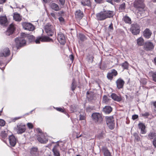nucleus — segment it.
I'll return each mask as SVG.
<instances>
[{
  "instance_id": "obj_1",
  "label": "nucleus",
  "mask_w": 156,
  "mask_h": 156,
  "mask_svg": "<svg viewBox=\"0 0 156 156\" xmlns=\"http://www.w3.org/2000/svg\"><path fill=\"white\" fill-rule=\"evenodd\" d=\"M133 7L137 10V13L142 16H145L146 9L142 0H136L133 2Z\"/></svg>"
},
{
  "instance_id": "obj_2",
  "label": "nucleus",
  "mask_w": 156,
  "mask_h": 156,
  "mask_svg": "<svg viewBox=\"0 0 156 156\" xmlns=\"http://www.w3.org/2000/svg\"><path fill=\"white\" fill-rule=\"evenodd\" d=\"M114 15L113 11L110 10H105L101 11L96 14L97 20L99 21H102L107 18H111Z\"/></svg>"
},
{
  "instance_id": "obj_3",
  "label": "nucleus",
  "mask_w": 156,
  "mask_h": 156,
  "mask_svg": "<svg viewBox=\"0 0 156 156\" xmlns=\"http://www.w3.org/2000/svg\"><path fill=\"white\" fill-rule=\"evenodd\" d=\"M93 121L97 125L101 124L103 121V117L101 114L98 112H94L91 116Z\"/></svg>"
},
{
  "instance_id": "obj_4",
  "label": "nucleus",
  "mask_w": 156,
  "mask_h": 156,
  "mask_svg": "<svg viewBox=\"0 0 156 156\" xmlns=\"http://www.w3.org/2000/svg\"><path fill=\"white\" fill-rule=\"evenodd\" d=\"M16 46L17 49L25 46L26 44V41L24 37L21 36L16 37L15 39Z\"/></svg>"
},
{
  "instance_id": "obj_5",
  "label": "nucleus",
  "mask_w": 156,
  "mask_h": 156,
  "mask_svg": "<svg viewBox=\"0 0 156 156\" xmlns=\"http://www.w3.org/2000/svg\"><path fill=\"white\" fill-rule=\"evenodd\" d=\"M44 29L47 35L50 36H52L55 31L54 26L50 23H47L44 26Z\"/></svg>"
},
{
  "instance_id": "obj_6",
  "label": "nucleus",
  "mask_w": 156,
  "mask_h": 156,
  "mask_svg": "<svg viewBox=\"0 0 156 156\" xmlns=\"http://www.w3.org/2000/svg\"><path fill=\"white\" fill-rule=\"evenodd\" d=\"M106 124L109 129H113L115 127V123L113 116H106Z\"/></svg>"
},
{
  "instance_id": "obj_7",
  "label": "nucleus",
  "mask_w": 156,
  "mask_h": 156,
  "mask_svg": "<svg viewBox=\"0 0 156 156\" xmlns=\"http://www.w3.org/2000/svg\"><path fill=\"white\" fill-rule=\"evenodd\" d=\"M37 140L42 144H46L48 140V138L46 133L38 134L37 136Z\"/></svg>"
},
{
  "instance_id": "obj_8",
  "label": "nucleus",
  "mask_w": 156,
  "mask_h": 156,
  "mask_svg": "<svg viewBox=\"0 0 156 156\" xmlns=\"http://www.w3.org/2000/svg\"><path fill=\"white\" fill-rule=\"evenodd\" d=\"M10 131L7 129H5V130L1 131L0 133V138L5 143H6V141L5 139L7 138L9 135H11Z\"/></svg>"
},
{
  "instance_id": "obj_9",
  "label": "nucleus",
  "mask_w": 156,
  "mask_h": 156,
  "mask_svg": "<svg viewBox=\"0 0 156 156\" xmlns=\"http://www.w3.org/2000/svg\"><path fill=\"white\" fill-rule=\"evenodd\" d=\"M130 31L133 35H136L138 34L140 31L139 25L137 23L132 24L130 28Z\"/></svg>"
},
{
  "instance_id": "obj_10",
  "label": "nucleus",
  "mask_w": 156,
  "mask_h": 156,
  "mask_svg": "<svg viewBox=\"0 0 156 156\" xmlns=\"http://www.w3.org/2000/svg\"><path fill=\"white\" fill-rule=\"evenodd\" d=\"M8 139L9 141V145L10 147H14L16 144L17 141V138L13 134L9 135Z\"/></svg>"
},
{
  "instance_id": "obj_11",
  "label": "nucleus",
  "mask_w": 156,
  "mask_h": 156,
  "mask_svg": "<svg viewBox=\"0 0 156 156\" xmlns=\"http://www.w3.org/2000/svg\"><path fill=\"white\" fill-rule=\"evenodd\" d=\"M26 129V126L22 123L17 125V132L18 134H21L25 132Z\"/></svg>"
},
{
  "instance_id": "obj_12",
  "label": "nucleus",
  "mask_w": 156,
  "mask_h": 156,
  "mask_svg": "<svg viewBox=\"0 0 156 156\" xmlns=\"http://www.w3.org/2000/svg\"><path fill=\"white\" fill-rule=\"evenodd\" d=\"M22 25L24 29L29 31H33L35 29L34 26L31 23L24 22L22 23Z\"/></svg>"
},
{
  "instance_id": "obj_13",
  "label": "nucleus",
  "mask_w": 156,
  "mask_h": 156,
  "mask_svg": "<svg viewBox=\"0 0 156 156\" xmlns=\"http://www.w3.org/2000/svg\"><path fill=\"white\" fill-rule=\"evenodd\" d=\"M154 47V46L153 43L150 41H147L144 43V48L146 51H151L153 49Z\"/></svg>"
},
{
  "instance_id": "obj_14",
  "label": "nucleus",
  "mask_w": 156,
  "mask_h": 156,
  "mask_svg": "<svg viewBox=\"0 0 156 156\" xmlns=\"http://www.w3.org/2000/svg\"><path fill=\"white\" fill-rule=\"evenodd\" d=\"M15 27L14 24L12 23L8 27L5 34L9 36L12 34L15 30Z\"/></svg>"
},
{
  "instance_id": "obj_15",
  "label": "nucleus",
  "mask_w": 156,
  "mask_h": 156,
  "mask_svg": "<svg viewBox=\"0 0 156 156\" xmlns=\"http://www.w3.org/2000/svg\"><path fill=\"white\" fill-rule=\"evenodd\" d=\"M57 39L59 43L61 44H65L66 41L64 35L61 32H60L58 34Z\"/></svg>"
},
{
  "instance_id": "obj_16",
  "label": "nucleus",
  "mask_w": 156,
  "mask_h": 156,
  "mask_svg": "<svg viewBox=\"0 0 156 156\" xmlns=\"http://www.w3.org/2000/svg\"><path fill=\"white\" fill-rule=\"evenodd\" d=\"M39 153L38 148L37 147H33L30 149V156H39Z\"/></svg>"
},
{
  "instance_id": "obj_17",
  "label": "nucleus",
  "mask_w": 156,
  "mask_h": 156,
  "mask_svg": "<svg viewBox=\"0 0 156 156\" xmlns=\"http://www.w3.org/2000/svg\"><path fill=\"white\" fill-rule=\"evenodd\" d=\"M21 36L24 37L25 40L26 39H28L30 42L34 41L35 37L32 35L26 34L25 33H22L21 34Z\"/></svg>"
},
{
  "instance_id": "obj_18",
  "label": "nucleus",
  "mask_w": 156,
  "mask_h": 156,
  "mask_svg": "<svg viewBox=\"0 0 156 156\" xmlns=\"http://www.w3.org/2000/svg\"><path fill=\"white\" fill-rule=\"evenodd\" d=\"M10 51L8 48H4L2 52H0V57H7L10 55Z\"/></svg>"
},
{
  "instance_id": "obj_19",
  "label": "nucleus",
  "mask_w": 156,
  "mask_h": 156,
  "mask_svg": "<svg viewBox=\"0 0 156 156\" xmlns=\"http://www.w3.org/2000/svg\"><path fill=\"white\" fill-rule=\"evenodd\" d=\"M125 83L124 81L121 78H119L116 81L117 87L119 89L122 88Z\"/></svg>"
},
{
  "instance_id": "obj_20",
  "label": "nucleus",
  "mask_w": 156,
  "mask_h": 156,
  "mask_svg": "<svg viewBox=\"0 0 156 156\" xmlns=\"http://www.w3.org/2000/svg\"><path fill=\"white\" fill-rule=\"evenodd\" d=\"M101 150L104 156H112L111 153L106 146L102 147Z\"/></svg>"
},
{
  "instance_id": "obj_21",
  "label": "nucleus",
  "mask_w": 156,
  "mask_h": 156,
  "mask_svg": "<svg viewBox=\"0 0 156 156\" xmlns=\"http://www.w3.org/2000/svg\"><path fill=\"white\" fill-rule=\"evenodd\" d=\"M111 97L112 99L115 101L120 102L121 101L122 98L121 95H118L115 93H112L111 95Z\"/></svg>"
},
{
  "instance_id": "obj_22",
  "label": "nucleus",
  "mask_w": 156,
  "mask_h": 156,
  "mask_svg": "<svg viewBox=\"0 0 156 156\" xmlns=\"http://www.w3.org/2000/svg\"><path fill=\"white\" fill-rule=\"evenodd\" d=\"M152 34L151 31L148 28H146L143 33L144 36L147 39H149L151 37Z\"/></svg>"
},
{
  "instance_id": "obj_23",
  "label": "nucleus",
  "mask_w": 156,
  "mask_h": 156,
  "mask_svg": "<svg viewBox=\"0 0 156 156\" xmlns=\"http://www.w3.org/2000/svg\"><path fill=\"white\" fill-rule=\"evenodd\" d=\"M138 126L139 129H140V133L141 134H145L146 133L147 131L145 129L146 127L143 123H139L138 124Z\"/></svg>"
},
{
  "instance_id": "obj_24",
  "label": "nucleus",
  "mask_w": 156,
  "mask_h": 156,
  "mask_svg": "<svg viewBox=\"0 0 156 156\" xmlns=\"http://www.w3.org/2000/svg\"><path fill=\"white\" fill-rule=\"evenodd\" d=\"M59 146V144H57L53 148L52 151L54 156H60L59 152L58 149Z\"/></svg>"
},
{
  "instance_id": "obj_25",
  "label": "nucleus",
  "mask_w": 156,
  "mask_h": 156,
  "mask_svg": "<svg viewBox=\"0 0 156 156\" xmlns=\"http://www.w3.org/2000/svg\"><path fill=\"white\" fill-rule=\"evenodd\" d=\"M75 16L76 18L78 20L82 19L83 16V12L79 9L77 10L76 11Z\"/></svg>"
},
{
  "instance_id": "obj_26",
  "label": "nucleus",
  "mask_w": 156,
  "mask_h": 156,
  "mask_svg": "<svg viewBox=\"0 0 156 156\" xmlns=\"http://www.w3.org/2000/svg\"><path fill=\"white\" fill-rule=\"evenodd\" d=\"M48 37L46 36L44 37H39L36 38L34 40V41L36 44H39L40 41L44 42L48 41Z\"/></svg>"
},
{
  "instance_id": "obj_27",
  "label": "nucleus",
  "mask_w": 156,
  "mask_h": 156,
  "mask_svg": "<svg viewBox=\"0 0 156 156\" xmlns=\"http://www.w3.org/2000/svg\"><path fill=\"white\" fill-rule=\"evenodd\" d=\"M7 20L6 16H0V24L2 26H5L7 24Z\"/></svg>"
},
{
  "instance_id": "obj_28",
  "label": "nucleus",
  "mask_w": 156,
  "mask_h": 156,
  "mask_svg": "<svg viewBox=\"0 0 156 156\" xmlns=\"http://www.w3.org/2000/svg\"><path fill=\"white\" fill-rule=\"evenodd\" d=\"M112 110V108L111 106H106L103 109V112L106 114L110 113Z\"/></svg>"
},
{
  "instance_id": "obj_29",
  "label": "nucleus",
  "mask_w": 156,
  "mask_h": 156,
  "mask_svg": "<svg viewBox=\"0 0 156 156\" xmlns=\"http://www.w3.org/2000/svg\"><path fill=\"white\" fill-rule=\"evenodd\" d=\"M51 8L53 10L55 11H58L60 8L58 5L55 3H51L50 4Z\"/></svg>"
},
{
  "instance_id": "obj_30",
  "label": "nucleus",
  "mask_w": 156,
  "mask_h": 156,
  "mask_svg": "<svg viewBox=\"0 0 156 156\" xmlns=\"http://www.w3.org/2000/svg\"><path fill=\"white\" fill-rule=\"evenodd\" d=\"M13 18L14 20L18 22L22 20V16L17 12H15L14 13Z\"/></svg>"
},
{
  "instance_id": "obj_31",
  "label": "nucleus",
  "mask_w": 156,
  "mask_h": 156,
  "mask_svg": "<svg viewBox=\"0 0 156 156\" xmlns=\"http://www.w3.org/2000/svg\"><path fill=\"white\" fill-rule=\"evenodd\" d=\"M86 95L87 98L89 101H91L94 99V94L92 93L87 91Z\"/></svg>"
},
{
  "instance_id": "obj_32",
  "label": "nucleus",
  "mask_w": 156,
  "mask_h": 156,
  "mask_svg": "<svg viewBox=\"0 0 156 156\" xmlns=\"http://www.w3.org/2000/svg\"><path fill=\"white\" fill-rule=\"evenodd\" d=\"M156 137L155 134L153 132H150L147 136V138L150 140H154Z\"/></svg>"
},
{
  "instance_id": "obj_33",
  "label": "nucleus",
  "mask_w": 156,
  "mask_h": 156,
  "mask_svg": "<svg viewBox=\"0 0 156 156\" xmlns=\"http://www.w3.org/2000/svg\"><path fill=\"white\" fill-rule=\"evenodd\" d=\"M81 3L83 6L90 7L91 6L90 0H82Z\"/></svg>"
},
{
  "instance_id": "obj_34",
  "label": "nucleus",
  "mask_w": 156,
  "mask_h": 156,
  "mask_svg": "<svg viewBox=\"0 0 156 156\" xmlns=\"http://www.w3.org/2000/svg\"><path fill=\"white\" fill-rule=\"evenodd\" d=\"M137 43L139 46H141L144 44V41L141 37H140L137 40Z\"/></svg>"
},
{
  "instance_id": "obj_35",
  "label": "nucleus",
  "mask_w": 156,
  "mask_h": 156,
  "mask_svg": "<svg viewBox=\"0 0 156 156\" xmlns=\"http://www.w3.org/2000/svg\"><path fill=\"white\" fill-rule=\"evenodd\" d=\"M149 74L152 78L153 81L156 83V72L151 71L149 73Z\"/></svg>"
},
{
  "instance_id": "obj_36",
  "label": "nucleus",
  "mask_w": 156,
  "mask_h": 156,
  "mask_svg": "<svg viewBox=\"0 0 156 156\" xmlns=\"http://www.w3.org/2000/svg\"><path fill=\"white\" fill-rule=\"evenodd\" d=\"M53 108L56 109L57 111L59 112H62L64 114L66 115L68 117H69V115L68 113H66L62 108L61 107H53Z\"/></svg>"
},
{
  "instance_id": "obj_37",
  "label": "nucleus",
  "mask_w": 156,
  "mask_h": 156,
  "mask_svg": "<svg viewBox=\"0 0 156 156\" xmlns=\"http://www.w3.org/2000/svg\"><path fill=\"white\" fill-rule=\"evenodd\" d=\"M123 21L126 23L130 24L131 23V20L129 16H126L123 18Z\"/></svg>"
},
{
  "instance_id": "obj_38",
  "label": "nucleus",
  "mask_w": 156,
  "mask_h": 156,
  "mask_svg": "<svg viewBox=\"0 0 156 156\" xmlns=\"http://www.w3.org/2000/svg\"><path fill=\"white\" fill-rule=\"evenodd\" d=\"M125 3H123L119 5V10L120 12H122L125 10Z\"/></svg>"
},
{
  "instance_id": "obj_39",
  "label": "nucleus",
  "mask_w": 156,
  "mask_h": 156,
  "mask_svg": "<svg viewBox=\"0 0 156 156\" xmlns=\"http://www.w3.org/2000/svg\"><path fill=\"white\" fill-rule=\"evenodd\" d=\"M133 136L134 137V141L136 142H139L140 140V137L138 134L136 133H134L133 134Z\"/></svg>"
},
{
  "instance_id": "obj_40",
  "label": "nucleus",
  "mask_w": 156,
  "mask_h": 156,
  "mask_svg": "<svg viewBox=\"0 0 156 156\" xmlns=\"http://www.w3.org/2000/svg\"><path fill=\"white\" fill-rule=\"evenodd\" d=\"M122 66L124 69H128L129 64L126 61L121 65Z\"/></svg>"
},
{
  "instance_id": "obj_41",
  "label": "nucleus",
  "mask_w": 156,
  "mask_h": 156,
  "mask_svg": "<svg viewBox=\"0 0 156 156\" xmlns=\"http://www.w3.org/2000/svg\"><path fill=\"white\" fill-rule=\"evenodd\" d=\"M94 57L92 55L88 54L87 55V59L89 62H92L93 61Z\"/></svg>"
},
{
  "instance_id": "obj_42",
  "label": "nucleus",
  "mask_w": 156,
  "mask_h": 156,
  "mask_svg": "<svg viewBox=\"0 0 156 156\" xmlns=\"http://www.w3.org/2000/svg\"><path fill=\"white\" fill-rule=\"evenodd\" d=\"M11 59L12 58H11L9 60H8L6 62V63L5 64L4 63H2V62L1 61H0V66H2L3 65L4 66L2 68H1L0 67V69L2 70H3L5 68V67L6 66L7 64L9 62V61L11 60Z\"/></svg>"
},
{
  "instance_id": "obj_43",
  "label": "nucleus",
  "mask_w": 156,
  "mask_h": 156,
  "mask_svg": "<svg viewBox=\"0 0 156 156\" xmlns=\"http://www.w3.org/2000/svg\"><path fill=\"white\" fill-rule=\"evenodd\" d=\"M76 83L74 80H73L71 87V89L73 91H74L76 87V86L75 85Z\"/></svg>"
},
{
  "instance_id": "obj_44",
  "label": "nucleus",
  "mask_w": 156,
  "mask_h": 156,
  "mask_svg": "<svg viewBox=\"0 0 156 156\" xmlns=\"http://www.w3.org/2000/svg\"><path fill=\"white\" fill-rule=\"evenodd\" d=\"M70 110L72 112H73L77 111L76 107L75 105H71L70 107Z\"/></svg>"
},
{
  "instance_id": "obj_45",
  "label": "nucleus",
  "mask_w": 156,
  "mask_h": 156,
  "mask_svg": "<svg viewBox=\"0 0 156 156\" xmlns=\"http://www.w3.org/2000/svg\"><path fill=\"white\" fill-rule=\"evenodd\" d=\"M105 135L104 132H102L98 135L97 137L99 139H102L104 137Z\"/></svg>"
},
{
  "instance_id": "obj_46",
  "label": "nucleus",
  "mask_w": 156,
  "mask_h": 156,
  "mask_svg": "<svg viewBox=\"0 0 156 156\" xmlns=\"http://www.w3.org/2000/svg\"><path fill=\"white\" fill-rule=\"evenodd\" d=\"M113 76L112 75L110 72L108 73L107 75V78L108 80H111L113 78Z\"/></svg>"
},
{
  "instance_id": "obj_47",
  "label": "nucleus",
  "mask_w": 156,
  "mask_h": 156,
  "mask_svg": "<svg viewBox=\"0 0 156 156\" xmlns=\"http://www.w3.org/2000/svg\"><path fill=\"white\" fill-rule=\"evenodd\" d=\"M79 37L80 40L82 41H83L85 38V35L82 34H80L79 35Z\"/></svg>"
},
{
  "instance_id": "obj_48",
  "label": "nucleus",
  "mask_w": 156,
  "mask_h": 156,
  "mask_svg": "<svg viewBox=\"0 0 156 156\" xmlns=\"http://www.w3.org/2000/svg\"><path fill=\"white\" fill-rule=\"evenodd\" d=\"M110 72L113 76H115L118 74L117 71L115 69H112Z\"/></svg>"
},
{
  "instance_id": "obj_49",
  "label": "nucleus",
  "mask_w": 156,
  "mask_h": 156,
  "mask_svg": "<svg viewBox=\"0 0 156 156\" xmlns=\"http://www.w3.org/2000/svg\"><path fill=\"white\" fill-rule=\"evenodd\" d=\"M141 115L142 116L147 118L150 115V113L148 112H145L144 113H142Z\"/></svg>"
},
{
  "instance_id": "obj_50",
  "label": "nucleus",
  "mask_w": 156,
  "mask_h": 156,
  "mask_svg": "<svg viewBox=\"0 0 156 156\" xmlns=\"http://www.w3.org/2000/svg\"><path fill=\"white\" fill-rule=\"evenodd\" d=\"M5 123V121L3 119H0V126H4Z\"/></svg>"
},
{
  "instance_id": "obj_51",
  "label": "nucleus",
  "mask_w": 156,
  "mask_h": 156,
  "mask_svg": "<svg viewBox=\"0 0 156 156\" xmlns=\"http://www.w3.org/2000/svg\"><path fill=\"white\" fill-rule=\"evenodd\" d=\"M95 2L98 4H101L104 3V0H94Z\"/></svg>"
},
{
  "instance_id": "obj_52",
  "label": "nucleus",
  "mask_w": 156,
  "mask_h": 156,
  "mask_svg": "<svg viewBox=\"0 0 156 156\" xmlns=\"http://www.w3.org/2000/svg\"><path fill=\"white\" fill-rule=\"evenodd\" d=\"M27 126L30 129H32L33 127V124L31 123H28L27 124Z\"/></svg>"
},
{
  "instance_id": "obj_53",
  "label": "nucleus",
  "mask_w": 156,
  "mask_h": 156,
  "mask_svg": "<svg viewBox=\"0 0 156 156\" xmlns=\"http://www.w3.org/2000/svg\"><path fill=\"white\" fill-rule=\"evenodd\" d=\"M58 20L60 22L63 23L65 21L64 19L62 16H60L58 18Z\"/></svg>"
},
{
  "instance_id": "obj_54",
  "label": "nucleus",
  "mask_w": 156,
  "mask_h": 156,
  "mask_svg": "<svg viewBox=\"0 0 156 156\" xmlns=\"http://www.w3.org/2000/svg\"><path fill=\"white\" fill-rule=\"evenodd\" d=\"M138 117V116L137 115H133L132 116V119L133 120H135L137 119Z\"/></svg>"
},
{
  "instance_id": "obj_55",
  "label": "nucleus",
  "mask_w": 156,
  "mask_h": 156,
  "mask_svg": "<svg viewBox=\"0 0 156 156\" xmlns=\"http://www.w3.org/2000/svg\"><path fill=\"white\" fill-rule=\"evenodd\" d=\"M60 4L62 5H64L65 2V0H59Z\"/></svg>"
},
{
  "instance_id": "obj_56",
  "label": "nucleus",
  "mask_w": 156,
  "mask_h": 156,
  "mask_svg": "<svg viewBox=\"0 0 156 156\" xmlns=\"http://www.w3.org/2000/svg\"><path fill=\"white\" fill-rule=\"evenodd\" d=\"M108 29L109 30H113V24L112 23H111L109 26Z\"/></svg>"
},
{
  "instance_id": "obj_57",
  "label": "nucleus",
  "mask_w": 156,
  "mask_h": 156,
  "mask_svg": "<svg viewBox=\"0 0 156 156\" xmlns=\"http://www.w3.org/2000/svg\"><path fill=\"white\" fill-rule=\"evenodd\" d=\"M153 144L155 147L156 148V137L153 140Z\"/></svg>"
},
{
  "instance_id": "obj_58",
  "label": "nucleus",
  "mask_w": 156,
  "mask_h": 156,
  "mask_svg": "<svg viewBox=\"0 0 156 156\" xmlns=\"http://www.w3.org/2000/svg\"><path fill=\"white\" fill-rule=\"evenodd\" d=\"M69 58L70 59V60L73 62L74 60V57L73 55L71 54L69 55Z\"/></svg>"
},
{
  "instance_id": "obj_59",
  "label": "nucleus",
  "mask_w": 156,
  "mask_h": 156,
  "mask_svg": "<svg viewBox=\"0 0 156 156\" xmlns=\"http://www.w3.org/2000/svg\"><path fill=\"white\" fill-rule=\"evenodd\" d=\"M64 12L63 11H60L58 12V16H62V15L63 14Z\"/></svg>"
},
{
  "instance_id": "obj_60",
  "label": "nucleus",
  "mask_w": 156,
  "mask_h": 156,
  "mask_svg": "<svg viewBox=\"0 0 156 156\" xmlns=\"http://www.w3.org/2000/svg\"><path fill=\"white\" fill-rule=\"evenodd\" d=\"M22 117V116H19V117L14 118L13 119V122H15L16 120L20 119Z\"/></svg>"
},
{
  "instance_id": "obj_61",
  "label": "nucleus",
  "mask_w": 156,
  "mask_h": 156,
  "mask_svg": "<svg viewBox=\"0 0 156 156\" xmlns=\"http://www.w3.org/2000/svg\"><path fill=\"white\" fill-rule=\"evenodd\" d=\"M36 131L39 133V134L43 133H42V130L39 128H37L36 129Z\"/></svg>"
},
{
  "instance_id": "obj_62",
  "label": "nucleus",
  "mask_w": 156,
  "mask_h": 156,
  "mask_svg": "<svg viewBox=\"0 0 156 156\" xmlns=\"http://www.w3.org/2000/svg\"><path fill=\"white\" fill-rule=\"evenodd\" d=\"M80 120H82L84 119L85 117L84 115L80 114Z\"/></svg>"
},
{
  "instance_id": "obj_63",
  "label": "nucleus",
  "mask_w": 156,
  "mask_h": 156,
  "mask_svg": "<svg viewBox=\"0 0 156 156\" xmlns=\"http://www.w3.org/2000/svg\"><path fill=\"white\" fill-rule=\"evenodd\" d=\"M106 2L111 3L112 5H113V2L112 0H106Z\"/></svg>"
},
{
  "instance_id": "obj_64",
  "label": "nucleus",
  "mask_w": 156,
  "mask_h": 156,
  "mask_svg": "<svg viewBox=\"0 0 156 156\" xmlns=\"http://www.w3.org/2000/svg\"><path fill=\"white\" fill-rule=\"evenodd\" d=\"M107 97L106 95H105L103 96V100L105 101V102L106 101H107Z\"/></svg>"
}]
</instances>
